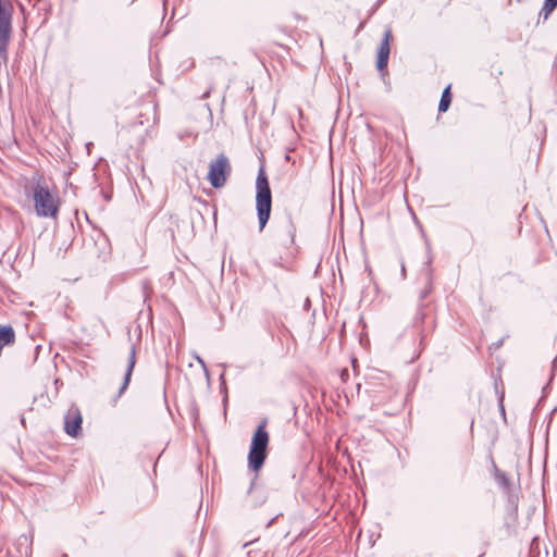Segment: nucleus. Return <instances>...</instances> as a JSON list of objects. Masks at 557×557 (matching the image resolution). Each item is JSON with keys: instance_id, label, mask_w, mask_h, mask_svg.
<instances>
[{"instance_id": "f257e3e1", "label": "nucleus", "mask_w": 557, "mask_h": 557, "mask_svg": "<svg viewBox=\"0 0 557 557\" xmlns=\"http://www.w3.org/2000/svg\"><path fill=\"white\" fill-rule=\"evenodd\" d=\"M32 194L36 214L55 219L59 212L58 193L44 176L34 177Z\"/></svg>"}, {"instance_id": "f03ea898", "label": "nucleus", "mask_w": 557, "mask_h": 557, "mask_svg": "<svg viewBox=\"0 0 557 557\" xmlns=\"http://www.w3.org/2000/svg\"><path fill=\"white\" fill-rule=\"evenodd\" d=\"M256 209L259 221V230L262 231L267 225L272 210V195L264 170H259L256 182Z\"/></svg>"}, {"instance_id": "7ed1b4c3", "label": "nucleus", "mask_w": 557, "mask_h": 557, "mask_svg": "<svg viewBox=\"0 0 557 557\" xmlns=\"http://www.w3.org/2000/svg\"><path fill=\"white\" fill-rule=\"evenodd\" d=\"M267 421L261 422L255 431L248 454V467L252 471H259L267 458L269 433L265 430Z\"/></svg>"}, {"instance_id": "20e7f679", "label": "nucleus", "mask_w": 557, "mask_h": 557, "mask_svg": "<svg viewBox=\"0 0 557 557\" xmlns=\"http://www.w3.org/2000/svg\"><path fill=\"white\" fill-rule=\"evenodd\" d=\"M13 5L0 0V62L8 60V46L12 37Z\"/></svg>"}, {"instance_id": "39448f33", "label": "nucleus", "mask_w": 557, "mask_h": 557, "mask_svg": "<svg viewBox=\"0 0 557 557\" xmlns=\"http://www.w3.org/2000/svg\"><path fill=\"white\" fill-rule=\"evenodd\" d=\"M231 170L228 158L220 153L209 164L208 181L214 188H221L225 185Z\"/></svg>"}, {"instance_id": "423d86ee", "label": "nucleus", "mask_w": 557, "mask_h": 557, "mask_svg": "<svg viewBox=\"0 0 557 557\" xmlns=\"http://www.w3.org/2000/svg\"><path fill=\"white\" fill-rule=\"evenodd\" d=\"M393 39V33L391 28H386L383 34V39L377 50L376 67L379 71H384L388 63L391 53V40Z\"/></svg>"}, {"instance_id": "0eeeda50", "label": "nucleus", "mask_w": 557, "mask_h": 557, "mask_svg": "<svg viewBox=\"0 0 557 557\" xmlns=\"http://www.w3.org/2000/svg\"><path fill=\"white\" fill-rule=\"evenodd\" d=\"M82 416L77 409L70 410L65 416V426L64 430L66 434L70 436H77L82 430Z\"/></svg>"}, {"instance_id": "6e6552de", "label": "nucleus", "mask_w": 557, "mask_h": 557, "mask_svg": "<svg viewBox=\"0 0 557 557\" xmlns=\"http://www.w3.org/2000/svg\"><path fill=\"white\" fill-rule=\"evenodd\" d=\"M135 364H136V348L134 345H132L131 352H129L128 360H127V369H126V372L124 375V382L120 388L119 395H122L125 392V389L127 388V386L131 382V377H132V373H133Z\"/></svg>"}, {"instance_id": "1a4fd4ad", "label": "nucleus", "mask_w": 557, "mask_h": 557, "mask_svg": "<svg viewBox=\"0 0 557 557\" xmlns=\"http://www.w3.org/2000/svg\"><path fill=\"white\" fill-rule=\"evenodd\" d=\"M18 557H29L32 550V540L28 535H21L15 543Z\"/></svg>"}, {"instance_id": "9d476101", "label": "nucleus", "mask_w": 557, "mask_h": 557, "mask_svg": "<svg viewBox=\"0 0 557 557\" xmlns=\"http://www.w3.org/2000/svg\"><path fill=\"white\" fill-rule=\"evenodd\" d=\"M451 103V94H450V86L446 87L442 94L440 103H438V111L440 112H446Z\"/></svg>"}, {"instance_id": "9b49d317", "label": "nucleus", "mask_w": 557, "mask_h": 557, "mask_svg": "<svg viewBox=\"0 0 557 557\" xmlns=\"http://www.w3.org/2000/svg\"><path fill=\"white\" fill-rule=\"evenodd\" d=\"M557 0H545L543 8L540 12V16L543 15L544 20H547L550 13L556 9Z\"/></svg>"}, {"instance_id": "f8f14e48", "label": "nucleus", "mask_w": 557, "mask_h": 557, "mask_svg": "<svg viewBox=\"0 0 557 557\" xmlns=\"http://www.w3.org/2000/svg\"><path fill=\"white\" fill-rule=\"evenodd\" d=\"M425 280L428 283L431 281V269L429 267L425 268Z\"/></svg>"}, {"instance_id": "ddd939ff", "label": "nucleus", "mask_w": 557, "mask_h": 557, "mask_svg": "<svg viewBox=\"0 0 557 557\" xmlns=\"http://www.w3.org/2000/svg\"><path fill=\"white\" fill-rule=\"evenodd\" d=\"M196 360L203 368V370L207 372V368H206L205 361L199 356H196Z\"/></svg>"}, {"instance_id": "4468645a", "label": "nucleus", "mask_w": 557, "mask_h": 557, "mask_svg": "<svg viewBox=\"0 0 557 557\" xmlns=\"http://www.w3.org/2000/svg\"><path fill=\"white\" fill-rule=\"evenodd\" d=\"M341 376H342V380L345 381L349 376L348 370L344 369L341 373Z\"/></svg>"}, {"instance_id": "2eb2a0df", "label": "nucleus", "mask_w": 557, "mask_h": 557, "mask_svg": "<svg viewBox=\"0 0 557 557\" xmlns=\"http://www.w3.org/2000/svg\"><path fill=\"white\" fill-rule=\"evenodd\" d=\"M430 293L429 289H425L422 294H421V298H425L428 296V294Z\"/></svg>"}, {"instance_id": "dca6fc26", "label": "nucleus", "mask_w": 557, "mask_h": 557, "mask_svg": "<svg viewBox=\"0 0 557 557\" xmlns=\"http://www.w3.org/2000/svg\"><path fill=\"white\" fill-rule=\"evenodd\" d=\"M401 273H403V276L405 277V275H406V269H405V264H404V263L401 264Z\"/></svg>"}, {"instance_id": "f3484780", "label": "nucleus", "mask_w": 557, "mask_h": 557, "mask_svg": "<svg viewBox=\"0 0 557 557\" xmlns=\"http://www.w3.org/2000/svg\"><path fill=\"white\" fill-rule=\"evenodd\" d=\"M502 401H503V396L500 397V408H502V410L504 411V410H505V407L503 406Z\"/></svg>"}]
</instances>
